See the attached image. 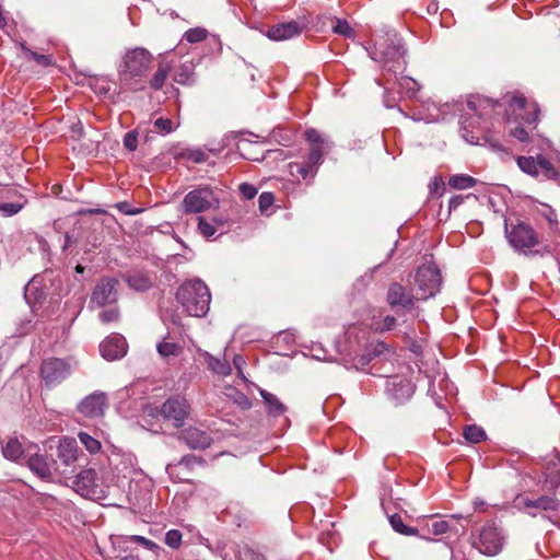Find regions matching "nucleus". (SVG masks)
<instances>
[{
	"mask_svg": "<svg viewBox=\"0 0 560 560\" xmlns=\"http://www.w3.org/2000/svg\"><path fill=\"white\" fill-rule=\"evenodd\" d=\"M304 137L310 143L306 161L288 164L290 176L298 182L313 179L316 176L318 167L324 162V154L330 148L328 139L314 128L306 129Z\"/></svg>",
	"mask_w": 560,
	"mask_h": 560,
	"instance_id": "1",
	"label": "nucleus"
},
{
	"mask_svg": "<svg viewBox=\"0 0 560 560\" xmlns=\"http://www.w3.org/2000/svg\"><path fill=\"white\" fill-rule=\"evenodd\" d=\"M405 48L395 30H388L384 34H376L373 47L370 50L372 59L383 65L387 72L396 74L405 67Z\"/></svg>",
	"mask_w": 560,
	"mask_h": 560,
	"instance_id": "2",
	"label": "nucleus"
},
{
	"mask_svg": "<svg viewBox=\"0 0 560 560\" xmlns=\"http://www.w3.org/2000/svg\"><path fill=\"white\" fill-rule=\"evenodd\" d=\"M176 299L188 315L201 317L210 308L211 293L203 281L195 279L179 287Z\"/></svg>",
	"mask_w": 560,
	"mask_h": 560,
	"instance_id": "3",
	"label": "nucleus"
},
{
	"mask_svg": "<svg viewBox=\"0 0 560 560\" xmlns=\"http://www.w3.org/2000/svg\"><path fill=\"white\" fill-rule=\"evenodd\" d=\"M469 541L471 547L481 555L493 557L502 551L504 536L502 529L493 521H488L471 529Z\"/></svg>",
	"mask_w": 560,
	"mask_h": 560,
	"instance_id": "4",
	"label": "nucleus"
},
{
	"mask_svg": "<svg viewBox=\"0 0 560 560\" xmlns=\"http://www.w3.org/2000/svg\"><path fill=\"white\" fill-rule=\"evenodd\" d=\"M152 62V55L144 48L137 47L126 51L118 67L121 82L133 84L141 80Z\"/></svg>",
	"mask_w": 560,
	"mask_h": 560,
	"instance_id": "5",
	"label": "nucleus"
},
{
	"mask_svg": "<svg viewBox=\"0 0 560 560\" xmlns=\"http://www.w3.org/2000/svg\"><path fill=\"white\" fill-rule=\"evenodd\" d=\"M416 295L420 301H427L435 296L442 284V277L439 268L432 264H424L420 266L413 276L408 280Z\"/></svg>",
	"mask_w": 560,
	"mask_h": 560,
	"instance_id": "6",
	"label": "nucleus"
},
{
	"mask_svg": "<svg viewBox=\"0 0 560 560\" xmlns=\"http://www.w3.org/2000/svg\"><path fill=\"white\" fill-rule=\"evenodd\" d=\"M505 115L510 120H522L528 125H534L539 119V108L535 102L528 101L523 95H512L505 97Z\"/></svg>",
	"mask_w": 560,
	"mask_h": 560,
	"instance_id": "7",
	"label": "nucleus"
},
{
	"mask_svg": "<svg viewBox=\"0 0 560 560\" xmlns=\"http://www.w3.org/2000/svg\"><path fill=\"white\" fill-rule=\"evenodd\" d=\"M159 413L164 421L171 422L174 428H182L190 413V405L185 397L173 396L162 404Z\"/></svg>",
	"mask_w": 560,
	"mask_h": 560,
	"instance_id": "8",
	"label": "nucleus"
},
{
	"mask_svg": "<svg viewBox=\"0 0 560 560\" xmlns=\"http://www.w3.org/2000/svg\"><path fill=\"white\" fill-rule=\"evenodd\" d=\"M510 245L517 252L527 254L538 244V237L534 229L523 222L513 225L511 230L505 226Z\"/></svg>",
	"mask_w": 560,
	"mask_h": 560,
	"instance_id": "9",
	"label": "nucleus"
},
{
	"mask_svg": "<svg viewBox=\"0 0 560 560\" xmlns=\"http://www.w3.org/2000/svg\"><path fill=\"white\" fill-rule=\"evenodd\" d=\"M218 206L219 200L208 187L189 191L183 200V208L186 213H200Z\"/></svg>",
	"mask_w": 560,
	"mask_h": 560,
	"instance_id": "10",
	"label": "nucleus"
},
{
	"mask_svg": "<svg viewBox=\"0 0 560 560\" xmlns=\"http://www.w3.org/2000/svg\"><path fill=\"white\" fill-rule=\"evenodd\" d=\"M386 302L393 308L401 307L405 311H411L417 302H420L411 285L409 288L399 282L389 284L386 292Z\"/></svg>",
	"mask_w": 560,
	"mask_h": 560,
	"instance_id": "11",
	"label": "nucleus"
},
{
	"mask_svg": "<svg viewBox=\"0 0 560 560\" xmlns=\"http://www.w3.org/2000/svg\"><path fill=\"white\" fill-rule=\"evenodd\" d=\"M517 165L524 173L535 177L541 176L549 179L558 176V170L553 167L549 160L541 155H538L537 159L533 156H518Z\"/></svg>",
	"mask_w": 560,
	"mask_h": 560,
	"instance_id": "12",
	"label": "nucleus"
},
{
	"mask_svg": "<svg viewBox=\"0 0 560 560\" xmlns=\"http://www.w3.org/2000/svg\"><path fill=\"white\" fill-rule=\"evenodd\" d=\"M97 481V474L93 468L83 469L72 480V488L82 497L98 499L101 489Z\"/></svg>",
	"mask_w": 560,
	"mask_h": 560,
	"instance_id": "13",
	"label": "nucleus"
},
{
	"mask_svg": "<svg viewBox=\"0 0 560 560\" xmlns=\"http://www.w3.org/2000/svg\"><path fill=\"white\" fill-rule=\"evenodd\" d=\"M70 374V365L61 359L50 358L43 362L40 375L47 385H54L66 380Z\"/></svg>",
	"mask_w": 560,
	"mask_h": 560,
	"instance_id": "14",
	"label": "nucleus"
},
{
	"mask_svg": "<svg viewBox=\"0 0 560 560\" xmlns=\"http://www.w3.org/2000/svg\"><path fill=\"white\" fill-rule=\"evenodd\" d=\"M243 363L244 359L241 354L233 355V364L237 371L238 381L235 384H225L223 386V394L226 396V398L231 399L238 406H243V404H245V396L242 392L245 387V376L242 368Z\"/></svg>",
	"mask_w": 560,
	"mask_h": 560,
	"instance_id": "15",
	"label": "nucleus"
},
{
	"mask_svg": "<svg viewBox=\"0 0 560 560\" xmlns=\"http://www.w3.org/2000/svg\"><path fill=\"white\" fill-rule=\"evenodd\" d=\"M118 280L115 278L102 279L93 290L91 302L97 306H104L108 303H114L117 300Z\"/></svg>",
	"mask_w": 560,
	"mask_h": 560,
	"instance_id": "16",
	"label": "nucleus"
},
{
	"mask_svg": "<svg viewBox=\"0 0 560 560\" xmlns=\"http://www.w3.org/2000/svg\"><path fill=\"white\" fill-rule=\"evenodd\" d=\"M126 339L119 334H113L100 345L101 355L107 361L122 358L127 353Z\"/></svg>",
	"mask_w": 560,
	"mask_h": 560,
	"instance_id": "17",
	"label": "nucleus"
},
{
	"mask_svg": "<svg viewBox=\"0 0 560 560\" xmlns=\"http://www.w3.org/2000/svg\"><path fill=\"white\" fill-rule=\"evenodd\" d=\"M107 408L105 393H94L85 397L79 405V411L88 418H97L104 415Z\"/></svg>",
	"mask_w": 560,
	"mask_h": 560,
	"instance_id": "18",
	"label": "nucleus"
},
{
	"mask_svg": "<svg viewBox=\"0 0 560 560\" xmlns=\"http://www.w3.org/2000/svg\"><path fill=\"white\" fill-rule=\"evenodd\" d=\"M306 27L304 21H289L279 23L268 30L267 36L272 40H287L299 36Z\"/></svg>",
	"mask_w": 560,
	"mask_h": 560,
	"instance_id": "19",
	"label": "nucleus"
},
{
	"mask_svg": "<svg viewBox=\"0 0 560 560\" xmlns=\"http://www.w3.org/2000/svg\"><path fill=\"white\" fill-rule=\"evenodd\" d=\"M202 459L195 455H185L183 456L177 464H170L166 467V471L171 479L176 482H190V478L188 476H182L180 470H187L191 472L194 467L198 464H201Z\"/></svg>",
	"mask_w": 560,
	"mask_h": 560,
	"instance_id": "20",
	"label": "nucleus"
},
{
	"mask_svg": "<svg viewBox=\"0 0 560 560\" xmlns=\"http://www.w3.org/2000/svg\"><path fill=\"white\" fill-rule=\"evenodd\" d=\"M179 439L192 450L207 448L212 442L211 435L198 428H187L179 433Z\"/></svg>",
	"mask_w": 560,
	"mask_h": 560,
	"instance_id": "21",
	"label": "nucleus"
},
{
	"mask_svg": "<svg viewBox=\"0 0 560 560\" xmlns=\"http://www.w3.org/2000/svg\"><path fill=\"white\" fill-rule=\"evenodd\" d=\"M54 462H48V459L38 454L37 452L31 454L27 459V467L40 479L50 480L52 477V467Z\"/></svg>",
	"mask_w": 560,
	"mask_h": 560,
	"instance_id": "22",
	"label": "nucleus"
},
{
	"mask_svg": "<svg viewBox=\"0 0 560 560\" xmlns=\"http://www.w3.org/2000/svg\"><path fill=\"white\" fill-rule=\"evenodd\" d=\"M57 455L66 466L74 464L79 459L77 441L72 438H62L58 444Z\"/></svg>",
	"mask_w": 560,
	"mask_h": 560,
	"instance_id": "23",
	"label": "nucleus"
},
{
	"mask_svg": "<svg viewBox=\"0 0 560 560\" xmlns=\"http://www.w3.org/2000/svg\"><path fill=\"white\" fill-rule=\"evenodd\" d=\"M228 351H225L223 359L219 357H214L211 353L203 351L200 353L201 358L203 359V362L207 364V368L218 376H229L232 372V368L230 363L226 360Z\"/></svg>",
	"mask_w": 560,
	"mask_h": 560,
	"instance_id": "24",
	"label": "nucleus"
},
{
	"mask_svg": "<svg viewBox=\"0 0 560 560\" xmlns=\"http://www.w3.org/2000/svg\"><path fill=\"white\" fill-rule=\"evenodd\" d=\"M517 503L522 504L524 509H538L542 511H555L558 510L560 503L555 497L541 495L537 499H529L525 497H518Z\"/></svg>",
	"mask_w": 560,
	"mask_h": 560,
	"instance_id": "25",
	"label": "nucleus"
},
{
	"mask_svg": "<svg viewBox=\"0 0 560 560\" xmlns=\"http://www.w3.org/2000/svg\"><path fill=\"white\" fill-rule=\"evenodd\" d=\"M32 447L37 448V445H32ZM30 448H25L22 442L13 436L9 438L5 443H2V454L3 456L12 462H18L22 458L25 452H30Z\"/></svg>",
	"mask_w": 560,
	"mask_h": 560,
	"instance_id": "26",
	"label": "nucleus"
},
{
	"mask_svg": "<svg viewBox=\"0 0 560 560\" xmlns=\"http://www.w3.org/2000/svg\"><path fill=\"white\" fill-rule=\"evenodd\" d=\"M258 390L262 398L266 412L268 413V416L277 418L282 416L287 411L285 405L282 404L276 395L261 388H258Z\"/></svg>",
	"mask_w": 560,
	"mask_h": 560,
	"instance_id": "27",
	"label": "nucleus"
},
{
	"mask_svg": "<svg viewBox=\"0 0 560 560\" xmlns=\"http://www.w3.org/2000/svg\"><path fill=\"white\" fill-rule=\"evenodd\" d=\"M156 351L163 360H170L172 358L179 357L183 353L184 348L178 342L170 341L168 336H166L158 342Z\"/></svg>",
	"mask_w": 560,
	"mask_h": 560,
	"instance_id": "28",
	"label": "nucleus"
},
{
	"mask_svg": "<svg viewBox=\"0 0 560 560\" xmlns=\"http://www.w3.org/2000/svg\"><path fill=\"white\" fill-rule=\"evenodd\" d=\"M388 390L392 393V397L400 402L411 396L413 393L412 385L409 381L400 380L398 383L393 382L388 384Z\"/></svg>",
	"mask_w": 560,
	"mask_h": 560,
	"instance_id": "29",
	"label": "nucleus"
},
{
	"mask_svg": "<svg viewBox=\"0 0 560 560\" xmlns=\"http://www.w3.org/2000/svg\"><path fill=\"white\" fill-rule=\"evenodd\" d=\"M171 70H172L171 62H168V61L159 62L158 69L149 82L150 86L155 91L161 90L163 88Z\"/></svg>",
	"mask_w": 560,
	"mask_h": 560,
	"instance_id": "30",
	"label": "nucleus"
},
{
	"mask_svg": "<svg viewBox=\"0 0 560 560\" xmlns=\"http://www.w3.org/2000/svg\"><path fill=\"white\" fill-rule=\"evenodd\" d=\"M463 435L467 442L472 444L480 443L487 439L486 431L477 424L466 425Z\"/></svg>",
	"mask_w": 560,
	"mask_h": 560,
	"instance_id": "31",
	"label": "nucleus"
},
{
	"mask_svg": "<svg viewBox=\"0 0 560 560\" xmlns=\"http://www.w3.org/2000/svg\"><path fill=\"white\" fill-rule=\"evenodd\" d=\"M479 106V118L488 117L492 113H495L502 104L499 101H493L489 97L478 95V104Z\"/></svg>",
	"mask_w": 560,
	"mask_h": 560,
	"instance_id": "32",
	"label": "nucleus"
},
{
	"mask_svg": "<svg viewBox=\"0 0 560 560\" xmlns=\"http://www.w3.org/2000/svg\"><path fill=\"white\" fill-rule=\"evenodd\" d=\"M476 183V178L466 174H456L448 179V185L454 189H468L474 187Z\"/></svg>",
	"mask_w": 560,
	"mask_h": 560,
	"instance_id": "33",
	"label": "nucleus"
},
{
	"mask_svg": "<svg viewBox=\"0 0 560 560\" xmlns=\"http://www.w3.org/2000/svg\"><path fill=\"white\" fill-rule=\"evenodd\" d=\"M389 523L393 527V529L399 534L406 535V536H413L418 533L417 528L409 527L404 524L402 518L399 514H393L389 517Z\"/></svg>",
	"mask_w": 560,
	"mask_h": 560,
	"instance_id": "34",
	"label": "nucleus"
},
{
	"mask_svg": "<svg viewBox=\"0 0 560 560\" xmlns=\"http://www.w3.org/2000/svg\"><path fill=\"white\" fill-rule=\"evenodd\" d=\"M275 196L271 192H262L258 199L259 212L269 217L273 212Z\"/></svg>",
	"mask_w": 560,
	"mask_h": 560,
	"instance_id": "35",
	"label": "nucleus"
},
{
	"mask_svg": "<svg viewBox=\"0 0 560 560\" xmlns=\"http://www.w3.org/2000/svg\"><path fill=\"white\" fill-rule=\"evenodd\" d=\"M332 32L348 38L354 37V30L350 26L347 20L334 19Z\"/></svg>",
	"mask_w": 560,
	"mask_h": 560,
	"instance_id": "36",
	"label": "nucleus"
},
{
	"mask_svg": "<svg viewBox=\"0 0 560 560\" xmlns=\"http://www.w3.org/2000/svg\"><path fill=\"white\" fill-rule=\"evenodd\" d=\"M545 483L550 488L560 486V467L556 465L548 466L545 472Z\"/></svg>",
	"mask_w": 560,
	"mask_h": 560,
	"instance_id": "37",
	"label": "nucleus"
},
{
	"mask_svg": "<svg viewBox=\"0 0 560 560\" xmlns=\"http://www.w3.org/2000/svg\"><path fill=\"white\" fill-rule=\"evenodd\" d=\"M80 442L85 446V448L91 453L95 454L101 450V443L98 440L94 439L90 434L85 432H80L78 434Z\"/></svg>",
	"mask_w": 560,
	"mask_h": 560,
	"instance_id": "38",
	"label": "nucleus"
},
{
	"mask_svg": "<svg viewBox=\"0 0 560 560\" xmlns=\"http://www.w3.org/2000/svg\"><path fill=\"white\" fill-rule=\"evenodd\" d=\"M208 32L206 28L196 27L185 32L184 39L188 43H200L207 38Z\"/></svg>",
	"mask_w": 560,
	"mask_h": 560,
	"instance_id": "39",
	"label": "nucleus"
},
{
	"mask_svg": "<svg viewBox=\"0 0 560 560\" xmlns=\"http://www.w3.org/2000/svg\"><path fill=\"white\" fill-rule=\"evenodd\" d=\"M425 527L428 533L438 536L445 534L448 530L450 525L444 520H432L430 523H427Z\"/></svg>",
	"mask_w": 560,
	"mask_h": 560,
	"instance_id": "40",
	"label": "nucleus"
},
{
	"mask_svg": "<svg viewBox=\"0 0 560 560\" xmlns=\"http://www.w3.org/2000/svg\"><path fill=\"white\" fill-rule=\"evenodd\" d=\"M128 284L137 291H145L151 287V281L144 276H131L128 278Z\"/></svg>",
	"mask_w": 560,
	"mask_h": 560,
	"instance_id": "41",
	"label": "nucleus"
},
{
	"mask_svg": "<svg viewBox=\"0 0 560 560\" xmlns=\"http://www.w3.org/2000/svg\"><path fill=\"white\" fill-rule=\"evenodd\" d=\"M198 231L203 237L210 238L215 234L217 226L207 221L206 218L198 217Z\"/></svg>",
	"mask_w": 560,
	"mask_h": 560,
	"instance_id": "42",
	"label": "nucleus"
},
{
	"mask_svg": "<svg viewBox=\"0 0 560 560\" xmlns=\"http://www.w3.org/2000/svg\"><path fill=\"white\" fill-rule=\"evenodd\" d=\"M154 127H155V130L162 135L171 133L173 130L176 129L173 120L170 118H164V117H160V118L155 119Z\"/></svg>",
	"mask_w": 560,
	"mask_h": 560,
	"instance_id": "43",
	"label": "nucleus"
},
{
	"mask_svg": "<svg viewBox=\"0 0 560 560\" xmlns=\"http://www.w3.org/2000/svg\"><path fill=\"white\" fill-rule=\"evenodd\" d=\"M165 544L173 548L177 549L182 545V533L177 529H171L165 535Z\"/></svg>",
	"mask_w": 560,
	"mask_h": 560,
	"instance_id": "44",
	"label": "nucleus"
},
{
	"mask_svg": "<svg viewBox=\"0 0 560 560\" xmlns=\"http://www.w3.org/2000/svg\"><path fill=\"white\" fill-rule=\"evenodd\" d=\"M25 49V54L27 56V58H31L33 60H35L38 65L43 66V67H48V66H51L52 65V58L51 56H48V55H40V54H37L31 49Z\"/></svg>",
	"mask_w": 560,
	"mask_h": 560,
	"instance_id": "45",
	"label": "nucleus"
},
{
	"mask_svg": "<svg viewBox=\"0 0 560 560\" xmlns=\"http://www.w3.org/2000/svg\"><path fill=\"white\" fill-rule=\"evenodd\" d=\"M23 208V205L16 202H2L0 203V212L4 217H12L19 213Z\"/></svg>",
	"mask_w": 560,
	"mask_h": 560,
	"instance_id": "46",
	"label": "nucleus"
},
{
	"mask_svg": "<svg viewBox=\"0 0 560 560\" xmlns=\"http://www.w3.org/2000/svg\"><path fill=\"white\" fill-rule=\"evenodd\" d=\"M98 317L100 320L104 324L117 322L119 319V311L116 307L104 310L100 313Z\"/></svg>",
	"mask_w": 560,
	"mask_h": 560,
	"instance_id": "47",
	"label": "nucleus"
},
{
	"mask_svg": "<svg viewBox=\"0 0 560 560\" xmlns=\"http://www.w3.org/2000/svg\"><path fill=\"white\" fill-rule=\"evenodd\" d=\"M445 190V185L442 178L434 177L429 184V192L431 196H442Z\"/></svg>",
	"mask_w": 560,
	"mask_h": 560,
	"instance_id": "48",
	"label": "nucleus"
},
{
	"mask_svg": "<svg viewBox=\"0 0 560 560\" xmlns=\"http://www.w3.org/2000/svg\"><path fill=\"white\" fill-rule=\"evenodd\" d=\"M397 319L393 315H387L384 317L381 324L376 326V330L380 332L390 331L396 327Z\"/></svg>",
	"mask_w": 560,
	"mask_h": 560,
	"instance_id": "49",
	"label": "nucleus"
},
{
	"mask_svg": "<svg viewBox=\"0 0 560 560\" xmlns=\"http://www.w3.org/2000/svg\"><path fill=\"white\" fill-rule=\"evenodd\" d=\"M186 158L194 163H203L208 160V153L201 149L188 150Z\"/></svg>",
	"mask_w": 560,
	"mask_h": 560,
	"instance_id": "50",
	"label": "nucleus"
},
{
	"mask_svg": "<svg viewBox=\"0 0 560 560\" xmlns=\"http://www.w3.org/2000/svg\"><path fill=\"white\" fill-rule=\"evenodd\" d=\"M130 539H131V541L138 542L149 550L156 551L158 549H160V547L154 541H152L143 536L133 535V536H131Z\"/></svg>",
	"mask_w": 560,
	"mask_h": 560,
	"instance_id": "51",
	"label": "nucleus"
},
{
	"mask_svg": "<svg viewBox=\"0 0 560 560\" xmlns=\"http://www.w3.org/2000/svg\"><path fill=\"white\" fill-rule=\"evenodd\" d=\"M124 145L129 151H135L138 145V136L135 131H129L124 137Z\"/></svg>",
	"mask_w": 560,
	"mask_h": 560,
	"instance_id": "52",
	"label": "nucleus"
},
{
	"mask_svg": "<svg viewBox=\"0 0 560 560\" xmlns=\"http://www.w3.org/2000/svg\"><path fill=\"white\" fill-rule=\"evenodd\" d=\"M510 135L520 140L521 142H526L529 139L528 132L523 127H515L510 131Z\"/></svg>",
	"mask_w": 560,
	"mask_h": 560,
	"instance_id": "53",
	"label": "nucleus"
},
{
	"mask_svg": "<svg viewBox=\"0 0 560 560\" xmlns=\"http://www.w3.org/2000/svg\"><path fill=\"white\" fill-rule=\"evenodd\" d=\"M478 104V95H470L467 98L466 106L470 113L476 115L479 118V106Z\"/></svg>",
	"mask_w": 560,
	"mask_h": 560,
	"instance_id": "54",
	"label": "nucleus"
},
{
	"mask_svg": "<svg viewBox=\"0 0 560 560\" xmlns=\"http://www.w3.org/2000/svg\"><path fill=\"white\" fill-rule=\"evenodd\" d=\"M471 195H467L466 198H469ZM465 200V197L462 195H456L450 199L448 202V211L456 210Z\"/></svg>",
	"mask_w": 560,
	"mask_h": 560,
	"instance_id": "55",
	"label": "nucleus"
},
{
	"mask_svg": "<svg viewBox=\"0 0 560 560\" xmlns=\"http://www.w3.org/2000/svg\"><path fill=\"white\" fill-rule=\"evenodd\" d=\"M117 208L119 211H121L125 214L133 215L141 212L140 209H131L127 202H119L117 205Z\"/></svg>",
	"mask_w": 560,
	"mask_h": 560,
	"instance_id": "56",
	"label": "nucleus"
},
{
	"mask_svg": "<svg viewBox=\"0 0 560 560\" xmlns=\"http://www.w3.org/2000/svg\"><path fill=\"white\" fill-rule=\"evenodd\" d=\"M247 560H266V559H265V556L262 552L247 549Z\"/></svg>",
	"mask_w": 560,
	"mask_h": 560,
	"instance_id": "57",
	"label": "nucleus"
},
{
	"mask_svg": "<svg viewBox=\"0 0 560 560\" xmlns=\"http://www.w3.org/2000/svg\"><path fill=\"white\" fill-rule=\"evenodd\" d=\"M257 195V189L254 186L247 185V200L253 199Z\"/></svg>",
	"mask_w": 560,
	"mask_h": 560,
	"instance_id": "58",
	"label": "nucleus"
},
{
	"mask_svg": "<svg viewBox=\"0 0 560 560\" xmlns=\"http://www.w3.org/2000/svg\"><path fill=\"white\" fill-rule=\"evenodd\" d=\"M464 138L466 139V141L470 142V143H475L476 140H478V137L474 136L472 133L471 135H464Z\"/></svg>",
	"mask_w": 560,
	"mask_h": 560,
	"instance_id": "59",
	"label": "nucleus"
},
{
	"mask_svg": "<svg viewBox=\"0 0 560 560\" xmlns=\"http://www.w3.org/2000/svg\"><path fill=\"white\" fill-rule=\"evenodd\" d=\"M213 222L215 224V226H222L224 223H225V220L222 219V218H213Z\"/></svg>",
	"mask_w": 560,
	"mask_h": 560,
	"instance_id": "60",
	"label": "nucleus"
},
{
	"mask_svg": "<svg viewBox=\"0 0 560 560\" xmlns=\"http://www.w3.org/2000/svg\"><path fill=\"white\" fill-rule=\"evenodd\" d=\"M474 505H475L476 510H481L485 505V502L483 501H475Z\"/></svg>",
	"mask_w": 560,
	"mask_h": 560,
	"instance_id": "61",
	"label": "nucleus"
},
{
	"mask_svg": "<svg viewBox=\"0 0 560 560\" xmlns=\"http://www.w3.org/2000/svg\"><path fill=\"white\" fill-rule=\"evenodd\" d=\"M245 189H246L245 183H241V184L238 185V191H240L243 196H245Z\"/></svg>",
	"mask_w": 560,
	"mask_h": 560,
	"instance_id": "62",
	"label": "nucleus"
},
{
	"mask_svg": "<svg viewBox=\"0 0 560 560\" xmlns=\"http://www.w3.org/2000/svg\"><path fill=\"white\" fill-rule=\"evenodd\" d=\"M402 80H404L407 84H409V83H411V84H413V85H416V84H417V83H416V81H413V80H411V79H409V78H404Z\"/></svg>",
	"mask_w": 560,
	"mask_h": 560,
	"instance_id": "63",
	"label": "nucleus"
},
{
	"mask_svg": "<svg viewBox=\"0 0 560 560\" xmlns=\"http://www.w3.org/2000/svg\"><path fill=\"white\" fill-rule=\"evenodd\" d=\"M553 179L557 180L560 184V171H558V176L555 177Z\"/></svg>",
	"mask_w": 560,
	"mask_h": 560,
	"instance_id": "64",
	"label": "nucleus"
}]
</instances>
